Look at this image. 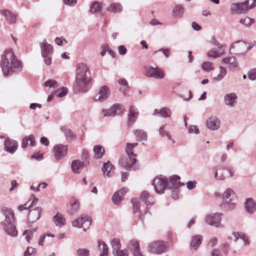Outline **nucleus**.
Listing matches in <instances>:
<instances>
[{
    "label": "nucleus",
    "mask_w": 256,
    "mask_h": 256,
    "mask_svg": "<svg viewBox=\"0 0 256 256\" xmlns=\"http://www.w3.org/2000/svg\"><path fill=\"white\" fill-rule=\"evenodd\" d=\"M0 66L4 76H7L12 74L16 70L22 69V64L10 49L6 50L2 55Z\"/></svg>",
    "instance_id": "obj_1"
},
{
    "label": "nucleus",
    "mask_w": 256,
    "mask_h": 256,
    "mask_svg": "<svg viewBox=\"0 0 256 256\" xmlns=\"http://www.w3.org/2000/svg\"><path fill=\"white\" fill-rule=\"evenodd\" d=\"M76 78L78 90L82 92L87 91L91 77L89 68L86 64L80 63L78 64Z\"/></svg>",
    "instance_id": "obj_2"
},
{
    "label": "nucleus",
    "mask_w": 256,
    "mask_h": 256,
    "mask_svg": "<svg viewBox=\"0 0 256 256\" xmlns=\"http://www.w3.org/2000/svg\"><path fill=\"white\" fill-rule=\"evenodd\" d=\"M5 219L2 222L1 226L5 232L8 236H17L18 231L15 225L14 213L11 210H7L4 212Z\"/></svg>",
    "instance_id": "obj_3"
},
{
    "label": "nucleus",
    "mask_w": 256,
    "mask_h": 256,
    "mask_svg": "<svg viewBox=\"0 0 256 256\" xmlns=\"http://www.w3.org/2000/svg\"><path fill=\"white\" fill-rule=\"evenodd\" d=\"M236 198V193L230 188H226L222 194V202L220 205L226 210H230L235 207L234 202Z\"/></svg>",
    "instance_id": "obj_4"
},
{
    "label": "nucleus",
    "mask_w": 256,
    "mask_h": 256,
    "mask_svg": "<svg viewBox=\"0 0 256 256\" xmlns=\"http://www.w3.org/2000/svg\"><path fill=\"white\" fill-rule=\"evenodd\" d=\"M138 143H128L126 149V152L129 158V160L125 162H122V164L126 169L133 168L134 170L137 169L136 166L134 164L136 163V154H134L133 152L134 148L138 146Z\"/></svg>",
    "instance_id": "obj_5"
},
{
    "label": "nucleus",
    "mask_w": 256,
    "mask_h": 256,
    "mask_svg": "<svg viewBox=\"0 0 256 256\" xmlns=\"http://www.w3.org/2000/svg\"><path fill=\"white\" fill-rule=\"evenodd\" d=\"M256 6V0H248L243 2L234 3L231 10L238 14H243Z\"/></svg>",
    "instance_id": "obj_6"
},
{
    "label": "nucleus",
    "mask_w": 256,
    "mask_h": 256,
    "mask_svg": "<svg viewBox=\"0 0 256 256\" xmlns=\"http://www.w3.org/2000/svg\"><path fill=\"white\" fill-rule=\"evenodd\" d=\"M223 214L221 212L212 213L206 215L204 222L208 225L218 228H223L224 226L221 223Z\"/></svg>",
    "instance_id": "obj_7"
},
{
    "label": "nucleus",
    "mask_w": 256,
    "mask_h": 256,
    "mask_svg": "<svg viewBox=\"0 0 256 256\" xmlns=\"http://www.w3.org/2000/svg\"><path fill=\"white\" fill-rule=\"evenodd\" d=\"M212 172L214 174V179L217 180H224L226 178H230L234 176V172L230 168H213Z\"/></svg>",
    "instance_id": "obj_8"
},
{
    "label": "nucleus",
    "mask_w": 256,
    "mask_h": 256,
    "mask_svg": "<svg viewBox=\"0 0 256 256\" xmlns=\"http://www.w3.org/2000/svg\"><path fill=\"white\" fill-rule=\"evenodd\" d=\"M168 184V180L162 176L155 178L152 182L155 192L158 194H162L164 192Z\"/></svg>",
    "instance_id": "obj_9"
},
{
    "label": "nucleus",
    "mask_w": 256,
    "mask_h": 256,
    "mask_svg": "<svg viewBox=\"0 0 256 256\" xmlns=\"http://www.w3.org/2000/svg\"><path fill=\"white\" fill-rule=\"evenodd\" d=\"M146 76L148 78L162 80L164 78V72L158 66H150L146 68Z\"/></svg>",
    "instance_id": "obj_10"
},
{
    "label": "nucleus",
    "mask_w": 256,
    "mask_h": 256,
    "mask_svg": "<svg viewBox=\"0 0 256 256\" xmlns=\"http://www.w3.org/2000/svg\"><path fill=\"white\" fill-rule=\"evenodd\" d=\"M92 224V218L88 216H83L72 222L74 227L83 228L84 230L88 228Z\"/></svg>",
    "instance_id": "obj_11"
},
{
    "label": "nucleus",
    "mask_w": 256,
    "mask_h": 256,
    "mask_svg": "<svg viewBox=\"0 0 256 256\" xmlns=\"http://www.w3.org/2000/svg\"><path fill=\"white\" fill-rule=\"evenodd\" d=\"M168 248V244L163 241L152 242L149 246V250L150 252L156 254H160L166 252Z\"/></svg>",
    "instance_id": "obj_12"
},
{
    "label": "nucleus",
    "mask_w": 256,
    "mask_h": 256,
    "mask_svg": "<svg viewBox=\"0 0 256 256\" xmlns=\"http://www.w3.org/2000/svg\"><path fill=\"white\" fill-rule=\"evenodd\" d=\"M68 145L58 144L54 148V156L56 160H59L67 156Z\"/></svg>",
    "instance_id": "obj_13"
},
{
    "label": "nucleus",
    "mask_w": 256,
    "mask_h": 256,
    "mask_svg": "<svg viewBox=\"0 0 256 256\" xmlns=\"http://www.w3.org/2000/svg\"><path fill=\"white\" fill-rule=\"evenodd\" d=\"M4 149L6 152L14 154L16 151L18 144L16 140L6 138L4 141Z\"/></svg>",
    "instance_id": "obj_14"
},
{
    "label": "nucleus",
    "mask_w": 256,
    "mask_h": 256,
    "mask_svg": "<svg viewBox=\"0 0 256 256\" xmlns=\"http://www.w3.org/2000/svg\"><path fill=\"white\" fill-rule=\"evenodd\" d=\"M132 208L134 213H136L137 212H140V214L138 216L139 219L142 222H144V219L148 217L150 214L148 212V210L147 208H146L143 211L140 210V202L137 200V199L134 198L132 200Z\"/></svg>",
    "instance_id": "obj_15"
},
{
    "label": "nucleus",
    "mask_w": 256,
    "mask_h": 256,
    "mask_svg": "<svg viewBox=\"0 0 256 256\" xmlns=\"http://www.w3.org/2000/svg\"><path fill=\"white\" fill-rule=\"evenodd\" d=\"M110 91L108 87L106 86H102L98 91V93L96 94L94 97V101L103 102L109 97Z\"/></svg>",
    "instance_id": "obj_16"
},
{
    "label": "nucleus",
    "mask_w": 256,
    "mask_h": 256,
    "mask_svg": "<svg viewBox=\"0 0 256 256\" xmlns=\"http://www.w3.org/2000/svg\"><path fill=\"white\" fill-rule=\"evenodd\" d=\"M220 120L214 116L209 117L206 122L207 128L212 131L218 130L220 126Z\"/></svg>",
    "instance_id": "obj_17"
},
{
    "label": "nucleus",
    "mask_w": 256,
    "mask_h": 256,
    "mask_svg": "<svg viewBox=\"0 0 256 256\" xmlns=\"http://www.w3.org/2000/svg\"><path fill=\"white\" fill-rule=\"evenodd\" d=\"M238 97L235 92L226 94L224 96V102L226 106L234 108L238 103Z\"/></svg>",
    "instance_id": "obj_18"
},
{
    "label": "nucleus",
    "mask_w": 256,
    "mask_h": 256,
    "mask_svg": "<svg viewBox=\"0 0 256 256\" xmlns=\"http://www.w3.org/2000/svg\"><path fill=\"white\" fill-rule=\"evenodd\" d=\"M128 248L133 256H144L140 250L139 242L136 240H130L128 244Z\"/></svg>",
    "instance_id": "obj_19"
},
{
    "label": "nucleus",
    "mask_w": 256,
    "mask_h": 256,
    "mask_svg": "<svg viewBox=\"0 0 256 256\" xmlns=\"http://www.w3.org/2000/svg\"><path fill=\"white\" fill-rule=\"evenodd\" d=\"M239 239L242 240L245 245L249 244L248 238L244 233L234 232L228 236V240L230 242H236Z\"/></svg>",
    "instance_id": "obj_20"
},
{
    "label": "nucleus",
    "mask_w": 256,
    "mask_h": 256,
    "mask_svg": "<svg viewBox=\"0 0 256 256\" xmlns=\"http://www.w3.org/2000/svg\"><path fill=\"white\" fill-rule=\"evenodd\" d=\"M38 198L34 194L31 195L28 202L23 205H20L18 207L19 211L24 210H29L32 207L36 204Z\"/></svg>",
    "instance_id": "obj_21"
},
{
    "label": "nucleus",
    "mask_w": 256,
    "mask_h": 256,
    "mask_svg": "<svg viewBox=\"0 0 256 256\" xmlns=\"http://www.w3.org/2000/svg\"><path fill=\"white\" fill-rule=\"evenodd\" d=\"M41 212L42 208L40 207L30 210L28 216V221L31 223L36 222L40 218Z\"/></svg>",
    "instance_id": "obj_22"
},
{
    "label": "nucleus",
    "mask_w": 256,
    "mask_h": 256,
    "mask_svg": "<svg viewBox=\"0 0 256 256\" xmlns=\"http://www.w3.org/2000/svg\"><path fill=\"white\" fill-rule=\"evenodd\" d=\"M180 178L178 176H174L170 178L167 187L170 189L178 190L182 184L180 182Z\"/></svg>",
    "instance_id": "obj_23"
},
{
    "label": "nucleus",
    "mask_w": 256,
    "mask_h": 256,
    "mask_svg": "<svg viewBox=\"0 0 256 256\" xmlns=\"http://www.w3.org/2000/svg\"><path fill=\"white\" fill-rule=\"evenodd\" d=\"M224 53L225 50L222 47L214 48L208 52L207 56L209 58H216L220 57Z\"/></svg>",
    "instance_id": "obj_24"
},
{
    "label": "nucleus",
    "mask_w": 256,
    "mask_h": 256,
    "mask_svg": "<svg viewBox=\"0 0 256 256\" xmlns=\"http://www.w3.org/2000/svg\"><path fill=\"white\" fill-rule=\"evenodd\" d=\"M244 207L246 212L250 214H253L256 212V202L252 198L246 200Z\"/></svg>",
    "instance_id": "obj_25"
},
{
    "label": "nucleus",
    "mask_w": 256,
    "mask_h": 256,
    "mask_svg": "<svg viewBox=\"0 0 256 256\" xmlns=\"http://www.w3.org/2000/svg\"><path fill=\"white\" fill-rule=\"evenodd\" d=\"M42 56L50 55L53 51L52 46L44 40L40 44Z\"/></svg>",
    "instance_id": "obj_26"
},
{
    "label": "nucleus",
    "mask_w": 256,
    "mask_h": 256,
    "mask_svg": "<svg viewBox=\"0 0 256 256\" xmlns=\"http://www.w3.org/2000/svg\"><path fill=\"white\" fill-rule=\"evenodd\" d=\"M138 115V110L133 106L130 107L128 114V124L129 126L132 124L136 120Z\"/></svg>",
    "instance_id": "obj_27"
},
{
    "label": "nucleus",
    "mask_w": 256,
    "mask_h": 256,
    "mask_svg": "<svg viewBox=\"0 0 256 256\" xmlns=\"http://www.w3.org/2000/svg\"><path fill=\"white\" fill-rule=\"evenodd\" d=\"M126 192V190L124 188L115 192L112 197L113 202L118 204L123 200L124 196Z\"/></svg>",
    "instance_id": "obj_28"
},
{
    "label": "nucleus",
    "mask_w": 256,
    "mask_h": 256,
    "mask_svg": "<svg viewBox=\"0 0 256 256\" xmlns=\"http://www.w3.org/2000/svg\"><path fill=\"white\" fill-rule=\"evenodd\" d=\"M70 204V208L68 210V213L70 214H74L76 212L80 207L79 200L75 198H72L71 199Z\"/></svg>",
    "instance_id": "obj_29"
},
{
    "label": "nucleus",
    "mask_w": 256,
    "mask_h": 256,
    "mask_svg": "<svg viewBox=\"0 0 256 256\" xmlns=\"http://www.w3.org/2000/svg\"><path fill=\"white\" fill-rule=\"evenodd\" d=\"M114 166L109 161L104 164L102 168V170L104 173V176L108 177L110 176L111 173L114 172Z\"/></svg>",
    "instance_id": "obj_30"
},
{
    "label": "nucleus",
    "mask_w": 256,
    "mask_h": 256,
    "mask_svg": "<svg viewBox=\"0 0 256 256\" xmlns=\"http://www.w3.org/2000/svg\"><path fill=\"white\" fill-rule=\"evenodd\" d=\"M202 240V236L200 235H196L194 236L192 238L190 245V249L192 252H194L196 250L197 248L200 246Z\"/></svg>",
    "instance_id": "obj_31"
},
{
    "label": "nucleus",
    "mask_w": 256,
    "mask_h": 256,
    "mask_svg": "<svg viewBox=\"0 0 256 256\" xmlns=\"http://www.w3.org/2000/svg\"><path fill=\"white\" fill-rule=\"evenodd\" d=\"M171 114V110L167 108H162L160 110L155 109L153 113L154 116L158 115L164 118L170 117Z\"/></svg>",
    "instance_id": "obj_32"
},
{
    "label": "nucleus",
    "mask_w": 256,
    "mask_h": 256,
    "mask_svg": "<svg viewBox=\"0 0 256 256\" xmlns=\"http://www.w3.org/2000/svg\"><path fill=\"white\" fill-rule=\"evenodd\" d=\"M5 18L6 21L10 24H14L16 22V16L8 10H4L1 12Z\"/></svg>",
    "instance_id": "obj_33"
},
{
    "label": "nucleus",
    "mask_w": 256,
    "mask_h": 256,
    "mask_svg": "<svg viewBox=\"0 0 256 256\" xmlns=\"http://www.w3.org/2000/svg\"><path fill=\"white\" fill-rule=\"evenodd\" d=\"M84 164L80 160H74L72 162L71 168L72 171L75 174H78L84 167Z\"/></svg>",
    "instance_id": "obj_34"
},
{
    "label": "nucleus",
    "mask_w": 256,
    "mask_h": 256,
    "mask_svg": "<svg viewBox=\"0 0 256 256\" xmlns=\"http://www.w3.org/2000/svg\"><path fill=\"white\" fill-rule=\"evenodd\" d=\"M222 60L224 64H228L232 69L236 68L238 66L235 57L227 56L222 58Z\"/></svg>",
    "instance_id": "obj_35"
},
{
    "label": "nucleus",
    "mask_w": 256,
    "mask_h": 256,
    "mask_svg": "<svg viewBox=\"0 0 256 256\" xmlns=\"http://www.w3.org/2000/svg\"><path fill=\"white\" fill-rule=\"evenodd\" d=\"M140 196L142 200L147 206L152 205L154 203L153 198L146 190H144L142 192Z\"/></svg>",
    "instance_id": "obj_36"
},
{
    "label": "nucleus",
    "mask_w": 256,
    "mask_h": 256,
    "mask_svg": "<svg viewBox=\"0 0 256 256\" xmlns=\"http://www.w3.org/2000/svg\"><path fill=\"white\" fill-rule=\"evenodd\" d=\"M122 7L120 3H112L106 8V10L114 14L120 13L122 11Z\"/></svg>",
    "instance_id": "obj_37"
},
{
    "label": "nucleus",
    "mask_w": 256,
    "mask_h": 256,
    "mask_svg": "<svg viewBox=\"0 0 256 256\" xmlns=\"http://www.w3.org/2000/svg\"><path fill=\"white\" fill-rule=\"evenodd\" d=\"M30 142V145L33 146L35 145V139L33 134H30L28 136L24 138L22 140V148H26Z\"/></svg>",
    "instance_id": "obj_38"
},
{
    "label": "nucleus",
    "mask_w": 256,
    "mask_h": 256,
    "mask_svg": "<svg viewBox=\"0 0 256 256\" xmlns=\"http://www.w3.org/2000/svg\"><path fill=\"white\" fill-rule=\"evenodd\" d=\"M94 158L96 159L100 158L104 154L105 150L102 146L96 145L94 147Z\"/></svg>",
    "instance_id": "obj_39"
},
{
    "label": "nucleus",
    "mask_w": 256,
    "mask_h": 256,
    "mask_svg": "<svg viewBox=\"0 0 256 256\" xmlns=\"http://www.w3.org/2000/svg\"><path fill=\"white\" fill-rule=\"evenodd\" d=\"M101 5L97 2H93L90 6V12L92 13L96 14L97 16H101L103 14L101 12Z\"/></svg>",
    "instance_id": "obj_40"
},
{
    "label": "nucleus",
    "mask_w": 256,
    "mask_h": 256,
    "mask_svg": "<svg viewBox=\"0 0 256 256\" xmlns=\"http://www.w3.org/2000/svg\"><path fill=\"white\" fill-rule=\"evenodd\" d=\"M53 222L56 226L60 227L65 224L66 220L62 214L58 213L53 217Z\"/></svg>",
    "instance_id": "obj_41"
},
{
    "label": "nucleus",
    "mask_w": 256,
    "mask_h": 256,
    "mask_svg": "<svg viewBox=\"0 0 256 256\" xmlns=\"http://www.w3.org/2000/svg\"><path fill=\"white\" fill-rule=\"evenodd\" d=\"M166 125H163L160 128L159 133L162 137H166L168 140L170 141L172 144L175 143V141L172 138V136L170 133L165 130Z\"/></svg>",
    "instance_id": "obj_42"
},
{
    "label": "nucleus",
    "mask_w": 256,
    "mask_h": 256,
    "mask_svg": "<svg viewBox=\"0 0 256 256\" xmlns=\"http://www.w3.org/2000/svg\"><path fill=\"white\" fill-rule=\"evenodd\" d=\"M98 244L100 251V256H108V248L106 244L103 241L99 240Z\"/></svg>",
    "instance_id": "obj_43"
},
{
    "label": "nucleus",
    "mask_w": 256,
    "mask_h": 256,
    "mask_svg": "<svg viewBox=\"0 0 256 256\" xmlns=\"http://www.w3.org/2000/svg\"><path fill=\"white\" fill-rule=\"evenodd\" d=\"M184 12V8L182 5H177L173 9L172 13L176 18H182Z\"/></svg>",
    "instance_id": "obj_44"
},
{
    "label": "nucleus",
    "mask_w": 256,
    "mask_h": 256,
    "mask_svg": "<svg viewBox=\"0 0 256 256\" xmlns=\"http://www.w3.org/2000/svg\"><path fill=\"white\" fill-rule=\"evenodd\" d=\"M111 246L112 248V254L115 252H117L121 250V244L120 240L118 238H114L110 243Z\"/></svg>",
    "instance_id": "obj_45"
},
{
    "label": "nucleus",
    "mask_w": 256,
    "mask_h": 256,
    "mask_svg": "<svg viewBox=\"0 0 256 256\" xmlns=\"http://www.w3.org/2000/svg\"><path fill=\"white\" fill-rule=\"evenodd\" d=\"M114 116L120 115L122 114L124 111V106L119 104H116L112 105V106Z\"/></svg>",
    "instance_id": "obj_46"
},
{
    "label": "nucleus",
    "mask_w": 256,
    "mask_h": 256,
    "mask_svg": "<svg viewBox=\"0 0 256 256\" xmlns=\"http://www.w3.org/2000/svg\"><path fill=\"white\" fill-rule=\"evenodd\" d=\"M219 68L220 70V74L216 76L213 78V80L216 82L222 80L226 74V70L224 68L220 66Z\"/></svg>",
    "instance_id": "obj_47"
},
{
    "label": "nucleus",
    "mask_w": 256,
    "mask_h": 256,
    "mask_svg": "<svg viewBox=\"0 0 256 256\" xmlns=\"http://www.w3.org/2000/svg\"><path fill=\"white\" fill-rule=\"evenodd\" d=\"M36 230L37 228H35L32 230H26L24 232L23 235L27 242H29L30 241L33 236L34 232H36Z\"/></svg>",
    "instance_id": "obj_48"
},
{
    "label": "nucleus",
    "mask_w": 256,
    "mask_h": 256,
    "mask_svg": "<svg viewBox=\"0 0 256 256\" xmlns=\"http://www.w3.org/2000/svg\"><path fill=\"white\" fill-rule=\"evenodd\" d=\"M134 134L138 140H144L146 138V134L142 130H137L134 132Z\"/></svg>",
    "instance_id": "obj_49"
},
{
    "label": "nucleus",
    "mask_w": 256,
    "mask_h": 256,
    "mask_svg": "<svg viewBox=\"0 0 256 256\" xmlns=\"http://www.w3.org/2000/svg\"><path fill=\"white\" fill-rule=\"evenodd\" d=\"M61 130L66 138L72 139L76 137V136L70 129L63 127Z\"/></svg>",
    "instance_id": "obj_50"
},
{
    "label": "nucleus",
    "mask_w": 256,
    "mask_h": 256,
    "mask_svg": "<svg viewBox=\"0 0 256 256\" xmlns=\"http://www.w3.org/2000/svg\"><path fill=\"white\" fill-rule=\"evenodd\" d=\"M202 68L204 71L209 72L214 69V66L212 63L209 62H204L202 64Z\"/></svg>",
    "instance_id": "obj_51"
},
{
    "label": "nucleus",
    "mask_w": 256,
    "mask_h": 256,
    "mask_svg": "<svg viewBox=\"0 0 256 256\" xmlns=\"http://www.w3.org/2000/svg\"><path fill=\"white\" fill-rule=\"evenodd\" d=\"M100 114L103 118L114 116L112 107L108 109H103Z\"/></svg>",
    "instance_id": "obj_52"
},
{
    "label": "nucleus",
    "mask_w": 256,
    "mask_h": 256,
    "mask_svg": "<svg viewBox=\"0 0 256 256\" xmlns=\"http://www.w3.org/2000/svg\"><path fill=\"white\" fill-rule=\"evenodd\" d=\"M44 86L47 88H56L58 87V84L56 80L52 79L48 80L44 84Z\"/></svg>",
    "instance_id": "obj_53"
},
{
    "label": "nucleus",
    "mask_w": 256,
    "mask_h": 256,
    "mask_svg": "<svg viewBox=\"0 0 256 256\" xmlns=\"http://www.w3.org/2000/svg\"><path fill=\"white\" fill-rule=\"evenodd\" d=\"M68 92V89L66 88L62 87V88L56 90L54 94H57L59 98H62Z\"/></svg>",
    "instance_id": "obj_54"
},
{
    "label": "nucleus",
    "mask_w": 256,
    "mask_h": 256,
    "mask_svg": "<svg viewBox=\"0 0 256 256\" xmlns=\"http://www.w3.org/2000/svg\"><path fill=\"white\" fill-rule=\"evenodd\" d=\"M78 256H89L90 251L87 248H79L76 251Z\"/></svg>",
    "instance_id": "obj_55"
},
{
    "label": "nucleus",
    "mask_w": 256,
    "mask_h": 256,
    "mask_svg": "<svg viewBox=\"0 0 256 256\" xmlns=\"http://www.w3.org/2000/svg\"><path fill=\"white\" fill-rule=\"evenodd\" d=\"M240 22L242 24H243L246 26H248L253 24L254 21L252 19H251L248 17H246L244 18H241L240 20Z\"/></svg>",
    "instance_id": "obj_56"
},
{
    "label": "nucleus",
    "mask_w": 256,
    "mask_h": 256,
    "mask_svg": "<svg viewBox=\"0 0 256 256\" xmlns=\"http://www.w3.org/2000/svg\"><path fill=\"white\" fill-rule=\"evenodd\" d=\"M36 254V250L32 247H28L26 251L24 253V256H35Z\"/></svg>",
    "instance_id": "obj_57"
},
{
    "label": "nucleus",
    "mask_w": 256,
    "mask_h": 256,
    "mask_svg": "<svg viewBox=\"0 0 256 256\" xmlns=\"http://www.w3.org/2000/svg\"><path fill=\"white\" fill-rule=\"evenodd\" d=\"M118 82L122 86L120 90L124 94L125 92L126 91L128 88V84L127 82L124 79H122L118 80Z\"/></svg>",
    "instance_id": "obj_58"
},
{
    "label": "nucleus",
    "mask_w": 256,
    "mask_h": 256,
    "mask_svg": "<svg viewBox=\"0 0 256 256\" xmlns=\"http://www.w3.org/2000/svg\"><path fill=\"white\" fill-rule=\"evenodd\" d=\"M248 78L251 80H256V68H252L248 72Z\"/></svg>",
    "instance_id": "obj_59"
},
{
    "label": "nucleus",
    "mask_w": 256,
    "mask_h": 256,
    "mask_svg": "<svg viewBox=\"0 0 256 256\" xmlns=\"http://www.w3.org/2000/svg\"><path fill=\"white\" fill-rule=\"evenodd\" d=\"M113 254L114 256H128V250L126 249L115 252Z\"/></svg>",
    "instance_id": "obj_60"
},
{
    "label": "nucleus",
    "mask_w": 256,
    "mask_h": 256,
    "mask_svg": "<svg viewBox=\"0 0 256 256\" xmlns=\"http://www.w3.org/2000/svg\"><path fill=\"white\" fill-rule=\"evenodd\" d=\"M188 132L190 134H198L199 133V129L197 126L191 125L188 128Z\"/></svg>",
    "instance_id": "obj_61"
},
{
    "label": "nucleus",
    "mask_w": 256,
    "mask_h": 256,
    "mask_svg": "<svg viewBox=\"0 0 256 256\" xmlns=\"http://www.w3.org/2000/svg\"><path fill=\"white\" fill-rule=\"evenodd\" d=\"M46 236H50L52 238L54 237V236L51 234H43L41 236L39 240H38V244L40 246H44V242L45 240V238Z\"/></svg>",
    "instance_id": "obj_62"
},
{
    "label": "nucleus",
    "mask_w": 256,
    "mask_h": 256,
    "mask_svg": "<svg viewBox=\"0 0 256 256\" xmlns=\"http://www.w3.org/2000/svg\"><path fill=\"white\" fill-rule=\"evenodd\" d=\"M101 50H102V51L100 52V54L102 56H105L106 53L107 52H108V50H109V46L108 44H104L102 45V46L101 47Z\"/></svg>",
    "instance_id": "obj_63"
},
{
    "label": "nucleus",
    "mask_w": 256,
    "mask_h": 256,
    "mask_svg": "<svg viewBox=\"0 0 256 256\" xmlns=\"http://www.w3.org/2000/svg\"><path fill=\"white\" fill-rule=\"evenodd\" d=\"M42 58H44V62L47 66H50L52 64V58L50 56V55H46L42 56Z\"/></svg>",
    "instance_id": "obj_64"
}]
</instances>
